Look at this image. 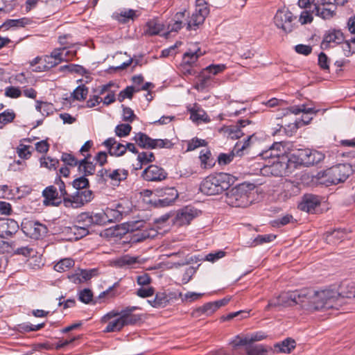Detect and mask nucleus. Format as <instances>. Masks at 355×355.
<instances>
[{
	"label": "nucleus",
	"mask_w": 355,
	"mask_h": 355,
	"mask_svg": "<svg viewBox=\"0 0 355 355\" xmlns=\"http://www.w3.org/2000/svg\"><path fill=\"white\" fill-rule=\"evenodd\" d=\"M316 309L328 310L331 309H338L344 304L345 298L355 297V284L353 282L346 285L342 284L340 291L327 288L317 291Z\"/></svg>",
	"instance_id": "obj_1"
},
{
	"label": "nucleus",
	"mask_w": 355,
	"mask_h": 355,
	"mask_svg": "<svg viewBox=\"0 0 355 355\" xmlns=\"http://www.w3.org/2000/svg\"><path fill=\"white\" fill-rule=\"evenodd\" d=\"M324 157V155L318 150L309 148L297 149L294 153H291L289 156L283 157L282 160L277 162L275 166H281V170L277 175L283 176L288 172L289 168L293 164V167H295L296 165L309 166L318 164L323 160Z\"/></svg>",
	"instance_id": "obj_2"
},
{
	"label": "nucleus",
	"mask_w": 355,
	"mask_h": 355,
	"mask_svg": "<svg viewBox=\"0 0 355 355\" xmlns=\"http://www.w3.org/2000/svg\"><path fill=\"white\" fill-rule=\"evenodd\" d=\"M81 175L73 180L71 184L77 191L71 197H64L63 204L66 207L79 208L90 202L94 198L92 191L89 187L87 176L92 174H85L84 171H78Z\"/></svg>",
	"instance_id": "obj_3"
},
{
	"label": "nucleus",
	"mask_w": 355,
	"mask_h": 355,
	"mask_svg": "<svg viewBox=\"0 0 355 355\" xmlns=\"http://www.w3.org/2000/svg\"><path fill=\"white\" fill-rule=\"evenodd\" d=\"M235 180V177L229 173L209 175L202 181L200 190L207 196L218 195L229 189Z\"/></svg>",
	"instance_id": "obj_4"
},
{
	"label": "nucleus",
	"mask_w": 355,
	"mask_h": 355,
	"mask_svg": "<svg viewBox=\"0 0 355 355\" xmlns=\"http://www.w3.org/2000/svg\"><path fill=\"white\" fill-rule=\"evenodd\" d=\"M254 189L255 185L252 183L245 182L239 184L227 190L225 202L233 207H247L254 200Z\"/></svg>",
	"instance_id": "obj_5"
},
{
	"label": "nucleus",
	"mask_w": 355,
	"mask_h": 355,
	"mask_svg": "<svg viewBox=\"0 0 355 355\" xmlns=\"http://www.w3.org/2000/svg\"><path fill=\"white\" fill-rule=\"evenodd\" d=\"M316 294L317 291L312 288H304L300 290H295L286 293H282L279 295V300L282 307L291 306L297 304L308 303L311 309H316Z\"/></svg>",
	"instance_id": "obj_6"
},
{
	"label": "nucleus",
	"mask_w": 355,
	"mask_h": 355,
	"mask_svg": "<svg viewBox=\"0 0 355 355\" xmlns=\"http://www.w3.org/2000/svg\"><path fill=\"white\" fill-rule=\"evenodd\" d=\"M352 171L349 164H340L319 172L318 178L321 184L329 187L344 182L352 174Z\"/></svg>",
	"instance_id": "obj_7"
},
{
	"label": "nucleus",
	"mask_w": 355,
	"mask_h": 355,
	"mask_svg": "<svg viewBox=\"0 0 355 355\" xmlns=\"http://www.w3.org/2000/svg\"><path fill=\"white\" fill-rule=\"evenodd\" d=\"M132 139L138 146L144 149L171 148L173 145L169 139H153L141 132L136 133Z\"/></svg>",
	"instance_id": "obj_8"
},
{
	"label": "nucleus",
	"mask_w": 355,
	"mask_h": 355,
	"mask_svg": "<svg viewBox=\"0 0 355 355\" xmlns=\"http://www.w3.org/2000/svg\"><path fill=\"white\" fill-rule=\"evenodd\" d=\"M209 14L208 3L205 0H196V10L187 23V30H196L202 24Z\"/></svg>",
	"instance_id": "obj_9"
},
{
	"label": "nucleus",
	"mask_w": 355,
	"mask_h": 355,
	"mask_svg": "<svg viewBox=\"0 0 355 355\" xmlns=\"http://www.w3.org/2000/svg\"><path fill=\"white\" fill-rule=\"evenodd\" d=\"M293 15L290 10H278L274 17V23L285 33H291L293 29Z\"/></svg>",
	"instance_id": "obj_10"
},
{
	"label": "nucleus",
	"mask_w": 355,
	"mask_h": 355,
	"mask_svg": "<svg viewBox=\"0 0 355 355\" xmlns=\"http://www.w3.org/2000/svg\"><path fill=\"white\" fill-rule=\"evenodd\" d=\"M167 175L163 168L155 164L149 165L141 173V178L148 182H160L166 179Z\"/></svg>",
	"instance_id": "obj_11"
},
{
	"label": "nucleus",
	"mask_w": 355,
	"mask_h": 355,
	"mask_svg": "<svg viewBox=\"0 0 355 355\" xmlns=\"http://www.w3.org/2000/svg\"><path fill=\"white\" fill-rule=\"evenodd\" d=\"M80 221L89 223L90 226L92 225H104L108 222H112L110 219L107 214L104 212H83L80 214Z\"/></svg>",
	"instance_id": "obj_12"
},
{
	"label": "nucleus",
	"mask_w": 355,
	"mask_h": 355,
	"mask_svg": "<svg viewBox=\"0 0 355 355\" xmlns=\"http://www.w3.org/2000/svg\"><path fill=\"white\" fill-rule=\"evenodd\" d=\"M226 69V66L223 64H210L202 70L199 77V87L204 89L209 85V81L211 79V74L216 75L223 71Z\"/></svg>",
	"instance_id": "obj_13"
},
{
	"label": "nucleus",
	"mask_w": 355,
	"mask_h": 355,
	"mask_svg": "<svg viewBox=\"0 0 355 355\" xmlns=\"http://www.w3.org/2000/svg\"><path fill=\"white\" fill-rule=\"evenodd\" d=\"M46 227L39 222L28 220L21 223L22 232L30 238L38 239L44 233Z\"/></svg>",
	"instance_id": "obj_14"
},
{
	"label": "nucleus",
	"mask_w": 355,
	"mask_h": 355,
	"mask_svg": "<svg viewBox=\"0 0 355 355\" xmlns=\"http://www.w3.org/2000/svg\"><path fill=\"white\" fill-rule=\"evenodd\" d=\"M196 216V211L189 207H185L178 210L173 219L177 226L187 225Z\"/></svg>",
	"instance_id": "obj_15"
},
{
	"label": "nucleus",
	"mask_w": 355,
	"mask_h": 355,
	"mask_svg": "<svg viewBox=\"0 0 355 355\" xmlns=\"http://www.w3.org/2000/svg\"><path fill=\"white\" fill-rule=\"evenodd\" d=\"M97 275V269L89 270L78 268L74 273L68 275L69 281L76 284H80L90 280L93 277Z\"/></svg>",
	"instance_id": "obj_16"
},
{
	"label": "nucleus",
	"mask_w": 355,
	"mask_h": 355,
	"mask_svg": "<svg viewBox=\"0 0 355 355\" xmlns=\"http://www.w3.org/2000/svg\"><path fill=\"white\" fill-rule=\"evenodd\" d=\"M43 204L46 206H59L63 202V199L59 196L57 189L53 186L46 187L42 191Z\"/></svg>",
	"instance_id": "obj_17"
},
{
	"label": "nucleus",
	"mask_w": 355,
	"mask_h": 355,
	"mask_svg": "<svg viewBox=\"0 0 355 355\" xmlns=\"http://www.w3.org/2000/svg\"><path fill=\"white\" fill-rule=\"evenodd\" d=\"M345 41V36L341 31L330 29L326 32L321 42L320 47L327 49L330 47L331 43L340 44Z\"/></svg>",
	"instance_id": "obj_18"
},
{
	"label": "nucleus",
	"mask_w": 355,
	"mask_h": 355,
	"mask_svg": "<svg viewBox=\"0 0 355 355\" xmlns=\"http://www.w3.org/2000/svg\"><path fill=\"white\" fill-rule=\"evenodd\" d=\"M322 198L318 195L306 193L300 205V209L308 213H313L315 208L320 205Z\"/></svg>",
	"instance_id": "obj_19"
},
{
	"label": "nucleus",
	"mask_w": 355,
	"mask_h": 355,
	"mask_svg": "<svg viewBox=\"0 0 355 355\" xmlns=\"http://www.w3.org/2000/svg\"><path fill=\"white\" fill-rule=\"evenodd\" d=\"M253 124V122L249 119H240L237 121L236 125L230 126V135L232 139H239L245 134H250L251 130L245 129L247 125Z\"/></svg>",
	"instance_id": "obj_20"
},
{
	"label": "nucleus",
	"mask_w": 355,
	"mask_h": 355,
	"mask_svg": "<svg viewBox=\"0 0 355 355\" xmlns=\"http://www.w3.org/2000/svg\"><path fill=\"white\" fill-rule=\"evenodd\" d=\"M144 224H146V223L144 220H137L133 222L132 224H128L127 231L134 232L136 230H139L133 236V239L135 242H141L146 240L147 239H150V235L149 234H147L146 228L144 230H140V228L144 227Z\"/></svg>",
	"instance_id": "obj_21"
},
{
	"label": "nucleus",
	"mask_w": 355,
	"mask_h": 355,
	"mask_svg": "<svg viewBox=\"0 0 355 355\" xmlns=\"http://www.w3.org/2000/svg\"><path fill=\"white\" fill-rule=\"evenodd\" d=\"M348 234L346 229H334L333 231L324 234L325 241L328 244L336 245L344 241Z\"/></svg>",
	"instance_id": "obj_22"
},
{
	"label": "nucleus",
	"mask_w": 355,
	"mask_h": 355,
	"mask_svg": "<svg viewBox=\"0 0 355 355\" xmlns=\"http://www.w3.org/2000/svg\"><path fill=\"white\" fill-rule=\"evenodd\" d=\"M0 227L2 229L1 238L12 236L19 230V225L14 219L7 218L0 221Z\"/></svg>",
	"instance_id": "obj_23"
},
{
	"label": "nucleus",
	"mask_w": 355,
	"mask_h": 355,
	"mask_svg": "<svg viewBox=\"0 0 355 355\" xmlns=\"http://www.w3.org/2000/svg\"><path fill=\"white\" fill-rule=\"evenodd\" d=\"M155 196L157 198H164L173 205L178 198L179 193L175 187H165L155 189Z\"/></svg>",
	"instance_id": "obj_24"
},
{
	"label": "nucleus",
	"mask_w": 355,
	"mask_h": 355,
	"mask_svg": "<svg viewBox=\"0 0 355 355\" xmlns=\"http://www.w3.org/2000/svg\"><path fill=\"white\" fill-rule=\"evenodd\" d=\"M171 295H167L165 292H157L153 300H148V303L154 308L160 309L166 306L172 299Z\"/></svg>",
	"instance_id": "obj_25"
},
{
	"label": "nucleus",
	"mask_w": 355,
	"mask_h": 355,
	"mask_svg": "<svg viewBox=\"0 0 355 355\" xmlns=\"http://www.w3.org/2000/svg\"><path fill=\"white\" fill-rule=\"evenodd\" d=\"M280 146H281V143L274 144L268 150H266V151L262 152L259 154V156L261 157L263 159L273 158V157L277 158V161H274L272 162V167L276 168L279 170L278 172L276 173V175H278L277 173L281 170V166H275V164L276 163H277V162L282 161V157L284 156L283 155L282 157H279V155L277 153H273V151L275 150V148L277 150H278Z\"/></svg>",
	"instance_id": "obj_26"
},
{
	"label": "nucleus",
	"mask_w": 355,
	"mask_h": 355,
	"mask_svg": "<svg viewBox=\"0 0 355 355\" xmlns=\"http://www.w3.org/2000/svg\"><path fill=\"white\" fill-rule=\"evenodd\" d=\"M295 347V340L288 338L281 343L274 345V353H286L289 354Z\"/></svg>",
	"instance_id": "obj_27"
},
{
	"label": "nucleus",
	"mask_w": 355,
	"mask_h": 355,
	"mask_svg": "<svg viewBox=\"0 0 355 355\" xmlns=\"http://www.w3.org/2000/svg\"><path fill=\"white\" fill-rule=\"evenodd\" d=\"M245 351L247 355H274L272 348L262 345L247 346Z\"/></svg>",
	"instance_id": "obj_28"
},
{
	"label": "nucleus",
	"mask_w": 355,
	"mask_h": 355,
	"mask_svg": "<svg viewBox=\"0 0 355 355\" xmlns=\"http://www.w3.org/2000/svg\"><path fill=\"white\" fill-rule=\"evenodd\" d=\"M33 22L31 18L22 17L17 19H7L3 23L2 26H5L6 30H8L12 28L25 27L27 25H31Z\"/></svg>",
	"instance_id": "obj_29"
},
{
	"label": "nucleus",
	"mask_w": 355,
	"mask_h": 355,
	"mask_svg": "<svg viewBox=\"0 0 355 355\" xmlns=\"http://www.w3.org/2000/svg\"><path fill=\"white\" fill-rule=\"evenodd\" d=\"M216 311V309L214 302H210L193 310L191 313V315L193 318H199L202 315L208 316L211 315Z\"/></svg>",
	"instance_id": "obj_30"
},
{
	"label": "nucleus",
	"mask_w": 355,
	"mask_h": 355,
	"mask_svg": "<svg viewBox=\"0 0 355 355\" xmlns=\"http://www.w3.org/2000/svg\"><path fill=\"white\" fill-rule=\"evenodd\" d=\"M121 317L122 318L124 327L129 325H136L142 322L143 320L141 314H135L121 311Z\"/></svg>",
	"instance_id": "obj_31"
},
{
	"label": "nucleus",
	"mask_w": 355,
	"mask_h": 355,
	"mask_svg": "<svg viewBox=\"0 0 355 355\" xmlns=\"http://www.w3.org/2000/svg\"><path fill=\"white\" fill-rule=\"evenodd\" d=\"M91 154H87L85 157L79 160L78 171H84L85 174H94L96 164L90 161Z\"/></svg>",
	"instance_id": "obj_32"
},
{
	"label": "nucleus",
	"mask_w": 355,
	"mask_h": 355,
	"mask_svg": "<svg viewBox=\"0 0 355 355\" xmlns=\"http://www.w3.org/2000/svg\"><path fill=\"white\" fill-rule=\"evenodd\" d=\"M313 12H315L316 16L320 17L324 20H329L336 15V8L334 10L326 8H321L319 7V3H315Z\"/></svg>",
	"instance_id": "obj_33"
},
{
	"label": "nucleus",
	"mask_w": 355,
	"mask_h": 355,
	"mask_svg": "<svg viewBox=\"0 0 355 355\" xmlns=\"http://www.w3.org/2000/svg\"><path fill=\"white\" fill-rule=\"evenodd\" d=\"M190 113V118L193 122L198 123L199 121L209 122L210 119L205 110L194 107L189 110Z\"/></svg>",
	"instance_id": "obj_34"
},
{
	"label": "nucleus",
	"mask_w": 355,
	"mask_h": 355,
	"mask_svg": "<svg viewBox=\"0 0 355 355\" xmlns=\"http://www.w3.org/2000/svg\"><path fill=\"white\" fill-rule=\"evenodd\" d=\"M146 26L145 34L150 36L159 35L164 29V25L155 19L148 21Z\"/></svg>",
	"instance_id": "obj_35"
},
{
	"label": "nucleus",
	"mask_w": 355,
	"mask_h": 355,
	"mask_svg": "<svg viewBox=\"0 0 355 355\" xmlns=\"http://www.w3.org/2000/svg\"><path fill=\"white\" fill-rule=\"evenodd\" d=\"M256 139L257 137L254 136V134L252 133L248 135L247 139H245L244 142H237L234 148L236 155L240 157L242 156L243 155V151L246 150L251 146L252 140Z\"/></svg>",
	"instance_id": "obj_36"
},
{
	"label": "nucleus",
	"mask_w": 355,
	"mask_h": 355,
	"mask_svg": "<svg viewBox=\"0 0 355 355\" xmlns=\"http://www.w3.org/2000/svg\"><path fill=\"white\" fill-rule=\"evenodd\" d=\"M107 323V324L103 330L104 333L118 332L124 327L121 317L116 318Z\"/></svg>",
	"instance_id": "obj_37"
},
{
	"label": "nucleus",
	"mask_w": 355,
	"mask_h": 355,
	"mask_svg": "<svg viewBox=\"0 0 355 355\" xmlns=\"http://www.w3.org/2000/svg\"><path fill=\"white\" fill-rule=\"evenodd\" d=\"M211 157V153L209 150H202L200 153L199 158L201 162V166L203 168H211L214 166L215 162Z\"/></svg>",
	"instance_id": "obj_38"
},
{
	"label": "nucleus",
	"mask_w": 355,
	"mask_h": 355,
	"mask_svg": "<svg viewBox=\"0 0 355 355\" xmlns=\"http://www.w3.org/2000/svg\"><path fill=\"white\" fill-rule=\"evenodd\" d=\"M232 345V354H239L237 350L240 346H247L251 344L250 338L248 337L242 338L239 335H237L234 338L230 343Z\"/></svg>",
	"instance_id": "obj_39"
},
{
	"label": "nucleus",
	"mask_w": 355,
	"mask_h": 355,
	"mask_svg": "<svg viewBox=\"0 0 355 355\" xmlns=\"http://www.w3.org/2000/svg\"><path fill=\"white\" fill-rule=\"evenodd\" d=\"M137 160L139 163V168H136V170L141 169L143 165L155 162V156L152 152H141L138 154Z\"/></svg>",
	"instance_id": "obj_40"
},
{
	"label": "nucleus",
	"mask_w": 355,
	"mask_h": 355,
	"mask_svg": "<svg viewBox=\"0 0 355 355\" xmlns=\"http://www.w3.org/2000/svg\"><path fill=\"white\" fill-rule=\"evenodd\" d=\"M59 71H67L70 73H75L82 76L87 74L88 73V71L86 69H85L83 66L76 64H69L61 66L59 68Z\"/></svg>",
	"instance_id": "obj_41"
},
{
	"label": "nucleus",
	"mask_w": 355,
	"mask_h": 355,
	"mask_svg": "<svg viewBox=\"0 0 355 355\" xmlns=\"http://www.w3.org/2000/svg\"><path fill=\"white\" fill-rule=\"evenodd\" d=\"M137 11L132 9L122 11L119 14H116V19L121 24H126L130 19L134 20L138 17L136 14Z\"/></svg>",
	"instance_id": "obj_42"
},
{
	"label": "nucleus",
	"mask_w": 355,
	"mask_h": 355,
	"mask_svg": "<svg viewBox=\"0 0 355 355\" xmlns=\"http://www.w3.org/2000/svg\"><path fill=\"white\" fill-rule=\"evenodd\" d=\"M128 175V171L125 169H116L112 171L109 170L108 172V178L113 181H116L117 182H121L127 179Z\"/></svg>",
	"instance_id": "obj_43"
},
{
	"label": "nucleus",
	"mask_w": 355,
	"mask_h": 355,
	"mask_svg": "<svg viewBox=\"0 0 355 355\" xmlns=\"http://www.w3.org/2000/svg\"><path fill=\"white\" fill-rule=\"evenodd\" d=\"M75 264V262L73 259L71 258H65L61 259L60 261H58L55 266L54 269L55 270L62 272L66 271L67 270L72 268Z\"/></svg>",
	"instance_id": "obj_44"
},
{
	"label": "nucleus",
	"mask_w": 355,
	"mask_h": 355,
	"mask_svg": "<svg viewBox=\"0 0 355 355\" xmlns=\"http://www.w3.org/2000/svg\"><path fill=\"white\" fill-rule=\"evenodd\" d=\"M88 91V87L85 85H80L74 89L71 96L74 100L83 101L86 99Z\"/></svg>",
	"instance_id": "obj_45"
},
{
	"label": "nucleus",
	"mask_w": 355,
	"mask_h": 355,
	"mask_svg": "<svg viewBox=\"0 0 355 355\" xmlns=\"http://www.w3.org/2000/svg\"><path fill=\"white\" fill-rule=\"evenodd\" d=\"M69 232L73 234L75 239L78 240L89 234V229L80 225H73L69 227Z\"/></svg>",
	"instance_id": "obj_46"
},
{
	"label": "nucleus",
	"mask_w": 355,
	"mask_h": 355,
	"mask_svg": "<svg viewBox=\"0 0 355 355\" xmlns=\"http://www.w3.org/2000/svg\"><path fill=\"white\" fill-rule=\"evenodd\" d=\"M16 116L15 113L12 110L8 109L0 113V123L6 125L14 121Z\"/></svg>",
	"instance_id": "obj_47"
},
{
	"label": "nucleus",
	"mask_w": 355,
	"mask_h": 355,
	"mask_svg": "<svg viewBox=\"0 0 355 355\" xmlns=\"http://www.w3.org/2000/svg\"><path fill=\"white\" fill-rule=\"evenodd\" d=\"M61 160L69 166L79 167V160H78L74 155L68 153H63L61 156Z\"/></svg>",
	"instance_id": "obj_48"
},
{
	"label": "nucleus",
	"mask_w": 355,
	"mask_h": 355,
	"mask_svg": "<svg viewBox=\"0 0 355 355\" xmlns=\"http://www.w3.org/2000/svg\"><path fill=\"white\" fill-rule=\"evenodd\" d=\"M44 61L46 64L43 67L38 66L35 70V71H46L60 64V61H55L51 55L45 56Z\"/></svg>",
	"instance_id": "obj_49"
},
{
	"label": "nucleus",
	"mask_w": 355,
	"mask_h": 355,
	"mask_svg": "<svg viewBox=\"0 0 355 355\" xmlns=\"http://www.w3.org/2000/svg\"><path fill=\"white\" fill-rule=\"evenodd\" d=\"M93 297V293L89 288H84L78 293V300L84 304L92 302Z\"/></svg>",
	"instance_id": "obj_50"
},
{
	"label": "nucleus",
	"mask_w": 355,
	"mask_h": 355,
	"mask_svg": "<svg viewBox=\"0 0 355 355\" xmlns=\"http://www.w3.org/2000/svg\"><path fill=\"white\" fill-rule=\"evenodd\" d=\"M132 130V126L128 123H121L115 128V133L118 137H123L129 135Z\"/></svg>",
	"instance_id": "obj_51"
},
{
	"label": "nucleus",
	"mask_w": 355,
	"mask_h": 355,
	"mask_svg": "<svg viewBox=\"0 0 355 355\" xmlns=\"http://www.w3.org/2000/svg\"><path fill=\"white\" fill-rule=\"evenodd\" d=\"M146 203L150 205L151 207L154 208L166 207L172 205V204H171L165 198H156L155 197L154 198V199L147 200Z\"/></svg>",
	"instance_id": "obj_52"
},
{
	"label": "nucleus",
	"mask_w": 355,
	"mask_h": 355,
	"mask_svg": "<svg viewBox=\"0 0 355 355\" xmlns=\"http://www.w3.org/2000/svg\"><path fill=\"white\" fill-rule=\"evenodd\" d=\"M123 108V121L128 123H132L137 116L135 114L134 111L129 107L121 105Z\"/></svg>",
	"instance_id": "obj_53"
},
{
	"label": "nucleus",
	"mask_w": 355,
	"mask_h": 355,
	"mask_svg": "<svg viewBox=\"0 0 355 355\" xmlns=\"http://www.w3.org/2000/svg\"><path fill=\"white\" fill-rule=\"evenodd\" d=\"M207 145V141H206L205 139L195 137L188 141L187 151H192L198 147L206 146Z\"/></svg>",
	"instance_id": "obj_54"
},
{
	"label": "nucleus",
	"mask_w": 355,
	"mask_h": 355,
	"mask_svg": "<svg viewBox=\"0 0 355 355\" xmlns=\"http://www.w3.org/2000/svg\"><path fill=\"white\" fill-rule=\"evenodd\" d=\"M236 155L235 150H232L230 153H220L218 156V162L219 165H227L230 164Z\"/></svg>",
	"instance_id": "obj_55"
},
{
	"label": "nucleus",
	"mask_w": 355,
	"mask_h": 355,
	"mask_svg": "<svg viewBox=\"0 0 355 355\" xmlns=\"http://www.w3.org/2000/svg\"><path fill=\"white\" fill-rule=\"evenodd\" d=\"M329 58L327 57V55L321 52L318 55V65L320 67L321 69L329 72Z\"/></svg>",
	"instance_id": "obj_56"
},
{
	"label": "nucleus",
	"mask_w": 355,
	"mask_h": 355,
	"mask_svg": "<svg viewBox=\"0 0 355 355\" xmlns=\"http://www.w3.org/2000/svg\"><path fill=\"white\" fill-rule=\"evenodd\" d=\"M276 238V235L270 234L264 235H258L254 240L255 245H261L266 243L272 242Z\"/></svg>",
	"instance_id": "obj_57"
},
{
	"label": "nucleus",
	"mask_w": 355,
	"mask_h": 355,
	"mask_svg": "<svg viewBox=\"0 0 355 355\" xmlns=\"http://www.w3.org/2000/svg\"><path fill=\"white\" fill-rule=\"evenodd\" d=\"M155 293V288L152 286L145 288L144 286L138 288L136 291V295L141 298H146L153 295Z\"/></svg>",
	"instance_id": "obj_58"
},
{
	"label": "nucleus",
	"mask_w": 355,
	"mask_h": 355,
	"mask_svg": "<svg viewBox=\"0 0 355 355\" xmlns=\"http://www.w3.org/2000/svg\"><path fill=\"white\" fill-rule=\"evenodd\" d=\"M293 220V217L291 214H286L282 218H277L272 221V225L276 227L284 226Z\"/></svg>",
	"instance_id": "obj_59"
},
{
	"label": "nucleus",
	"mask_w": 355,
	"mask_h": 355,
	"mask_svg": "<svg viewBox=\"0 0 355 355\" xmlns=\"http://www.w3.org/2000/svg\"><path fill=\"white\" fill-rule=\"evenodd\" d=\"M199 57L200 55H197V52L191 50L184 54V62L189 65L195 63Z\"/></svg>",
	"instance_id": "obj_60"
},
{
	"label": "nucleus",
	"mask_w": 355,
	"mask_h": 355,
	"mask_svg": "<svg viewBox=\"0 0 355 355\" xmlns=\"http://www.w3.org/2000/svg\"><path fill=\"white\" fill-rule=\"evenodd\" d=\"M21 91L19 88L13 86L8 87L5 91V96L12 98H17L21 96Z\"/></svg>",
	"instance_id": "obj_61"
},
{
	"label": "nucleus",
	"mask_w": 355,
	"mask_h": 355,
	"mask_svg": "<svg viewBox=\"0 0 355 355\" xmlns=\"http://www.w3.org/2000/svg\"><path fill=\"white\" fill-rule=\"evenodd\" d=\"M314 12L312 11H308L304 10L301 12L299 21H300L301 24H306L311 23L313 20V17L312 16V13Z\"/></svg>",
	"instance_id": "obj_62"
},
{
	"label": "nucleus",
	"mask_w": 355,
	"mask_h": 355,
	"mask_svg": "<svg viewBox=\"0 0 355 355\" xmlns=\"http://www.w3.org/2000/svg\"><path fill=\"white\" fill-rule=\"evenodd\" d=\"M342 49L345 57H349L355 53V46H352V43L348 40L342 43Z\"/></svg>",
	"instance_id": "obj_63"
},
{
	"label": "nucleus",
	"mask_w": 355,
	"mask_h": 355,
	"mask_svg": "<svg viewBox=\"0 0 355 355\" xmlns=\"http://www.w3.org/2000/svg\"><path fill=\"white\" fill-rule=\"evenodd\" d=\"M109 170L106 168H101L96 173V182L100 184H105L107 178H108Z\"/></svg>",
	"instance_id": "obj_64"
}]
</instances>
